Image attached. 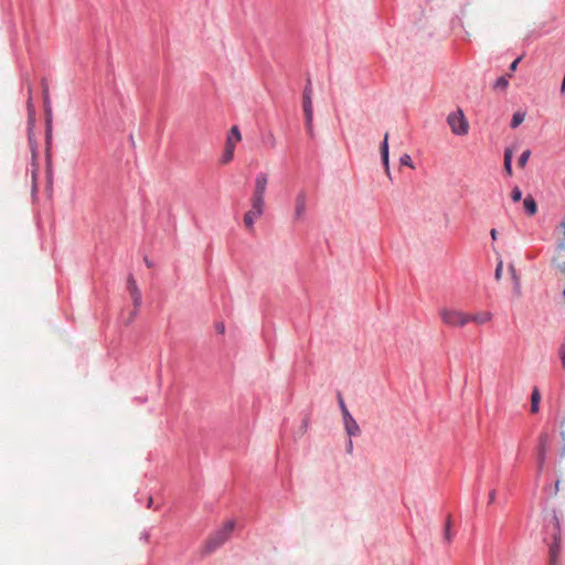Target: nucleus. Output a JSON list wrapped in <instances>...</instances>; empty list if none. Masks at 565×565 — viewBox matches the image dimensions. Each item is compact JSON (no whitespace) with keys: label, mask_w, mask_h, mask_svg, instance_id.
<instances>
[{"label":"nucleus","mask_w":565,"mask_h":565,"mask_svg":"<svg viewBox=\"0 0 565 565\" xmlns=\"http://www.w3.org/2000/svg\"><path fill=\"white\" fill-rule=\"evenodd\" d=\"M352 449H353V443H352V440H351V439H349L348 445H347V451H348L349 454H351V452H352Z\"/></svg>","instance_id":"37"},{"label":"nucleus","mask_w":565,"mask_h":565,"mask_svg":"<svg viewBox=\"0 0 565 565\" xmlns=\"http://www.w3.org/2000/svg\"><path fill=\"white\" fill-rule=\"evenodd\" d=\"M242 136L237 126H233L227 135L225 148L221 157V163L227 164L234 158L236 145L241 141Z\"/></svg>","instance_id":"4"},{"label":"nucleus","mask_w":565,"mask_h":565,"mask_svg":"<svg viewBox=\"0 0 565 565\" xmlns=\"http://www.w3.org/2000/svg\"><path fill=\"white\" fill-rule=\"evenodd\" d=\"M381 156L385 168V174L391 179V170L388 163V132L384 135L383 142L381 145Z\"/></svg>","instance_id":"10"},{"label":"nucleus","mask_w":565,"mask_h":565,"mask_svg":"<svg viewBox=\"0 0 565 565\" xmlns=\"http://www.w3.org/2000/svg\"><path fill=\"white\" fill-rule=\"evenodd\" d=\"M306 129L308 134L312 137L313 136V117H310L309 121H306Z\"/></svg>","instance_id":"27"},{"label":"nucleus","mask_w":565,"mask_h":565,"mask_svg":"<svg viewBox=\"0 0 565 565\" xmlns=\"http://www.w3.org/2000/svg\"><path fill=\"white\" fill-rule=\"evenodd\" d=\"M546 449H547V436L542 435L540 437L539 462H537L539 471H542V469H543V466L545 462Z\"/></svg>","instance_id":"13"},{"label":"nucleus","mask_w":565,"mask_h":565,"mask_svg":"<svg viewBox=\"0 0 565 565\" xmlns=\"http://www.w3.org/2000/svg\"><path fill=\"white\" fill-rule=\"evenodd\" d=\"M399 162H401L402 166H406V167H409V168L414 169V164H413L412 158L407 153H405V154H403L401 157Z\"/></svg>","instance_id":"24"},{"label":"nucleus","mask_w":565,"mask_h":565,"mask_svg":"<svg viewBox=\"0 0 565 565\" xmlns=\"http://www.w3.org/2000/svg\"><path fill=\"white\" fill-rule=\"evenodd\" d=\"M151 504H152V498L149 499L148 507H151Z\"/></svg>","instance_id":"43"},{"label":"nucleus","mask_w":565,"mask_h":565,"mask_svg":"<svg viewBox=\"0 0 565 565\" xmlns=\"http://www.w3.org/2000/svg\"><path fill=\"white\" fill-rule=\"evenodd\" d=\"M562 228H563V239L561 243H565V221L562 223Z\"/></svg>","instance_id":"38"},{"label":"nucleus","mask_w":565,"mask_h":565,"mask_svg":"<svg viewBox=\"0 0 565 565\" xmlns=\"http://www.w3.org/2000/svg\"><path fill=\"white\" fill-rule=\"evenodd\" d=\"M448 125L450 126L451 131L457 136H465L468 134L469 124L466 119L462 110L458 109L448 115L447 118Z\"/></svg>","instance_id":"5"},{"label":"nucleus","mask_w":565,"mask_h":565,"mask_svg":"<svg viewBox=\"0 0 565 565\" xmlns=\"http://www.w3.org/2000/svg\"><path fill=\"white\" fill-rule=\"evenodd\" d=\"M510 271H511L512 276H513L514 278H516V277H515V268H514V266H513V265H510Z\"/></svg>","instance_id":"40"},{"label":"nucleus","mask_w":565,"mask_h":565,"mask_svg":"<svg viewBox=\"0 0 565 565\" xmlns=\"http://www.w3.org/2000/svg\"><path fill=\"white\" fill-rule=\"evenodd\" d=\"M450 527H451V520H450V516H448L446 526H445V531H444V540L448 544L452 541V533H451Z\"/></svg>","instance_id":"19"},{"label":"nucleus","mask_w":565,"mask_h":565,"mask_svg":"<svg viewBox=\"0 0 565 565\" xmlns=\"http://www.w3.org/2000/svg\"><path fill=\"white\" fill-rule=\"evenodd\" d=\"M439 317L444 324L452 328H462L468 324V312L462 310L443 307L439 309Z\"/></svg>","instance_id":"3"},{"label":"nucleus","mask_w":565,"mask_h":565,"mask_svg":"<svg viewBox=\"0 0 565 565\" xmlns=\"http://www.w3.org/2000/svg\"><path fill=\"white\" fill-rule=\"evenodd\" d=\"M524 118H525L524 113H522V111L514 113V115L512 117V121H511V127L516 128L524 121Z\"/></svg>","instance_id":"18"},{"label":"nucleus","mask_w":565,"mask_h":565,"mask_svg":"<svg viewBox=\"0 0 565 565\" xmlns=\"http://www.w3.org/2000/svg\"><path fill=\"white\" fill-rule=\"evenodd\" d=\"M512 150L507 149L504 152V170L509 175L512 174Z\"/></svg>","instance_id":"17"},{"label":"nucleus","mask_w":565,"mask_h":565,"mask_svg":"<svg viewBox=\"0 0 565 565\" xmlns=\"http://www.w3.org/2000/svg\"><path fill=\"white\" fill-rule=\"evenodd\" d=\"M264 213V204L252 202V209L247 211L244 215V225L247 230L252 231L254 228V223L257 218H259Z\"/></svg>","instance_id":"8"},{"label":"nucleus","mask_w":565,"mask_h":565,"mask_svg":"<svg viewBox=\"0 0 565 565\" xmlns=\"http://www.w3.org/2000/svg\"><path fill=\"white\" fill-rule=\"evenodd\" d=\"M540 401H541V394L539 388L534 387L532 395H531V412L537 413L540 409Z\"/></svg>","instance_id":"15"},{"label":"nucleus","mask_w":565,"mask_h":565,"mask_svg":"<svg viewBox=\"0 0 565 565\" xmlns=\"http://www.w3.org/2000/svg\"><path fill=\"white\" fill-rule=\"evenodd\" d=\"M530 156H531V151H530L529 149H527V150H525V151H523V152L521 153V156H520L519 160H518V164H519V167H521V168L525 167V164H526V162H527V160H529Z\"/></svg>","instance_id":"20"},{"label":"nucleus","mask_w":565,"mask_h":565,"mask_svg":"<svg viewBox=\"0 0 565 565\" xmlns=\"http://www.w3.org/2000/svg\"><path fill=\"white\" fill-rule=\"evenodd\" d=\"M137 311H138V309L135 308L134 312H131V315H130L129 322H131L134 320L135 316L137 315Z\"/></svg>","instance_id":"39"},{"label":"nucleus","mask_w":565,"mask_h":565,"mask_svg":"<svg viewBox=\"0 0 565 565\" xmlns=\"http://www.w3.org/2000/svg\"><path fill=\"white\" fill-rule=\"evenodd\" d=\"M343 423L345 431L350 437L358 436L360 434V427L351 414L343 416Z\"/></svg>","instance_id":"11"},{"label":"nucleus","mask_w":565,"mask_h":565,"mask_svg":"<svg viewBox=\"0 0 565 565\" xmlns=\"http://www.w3.org/2000/svg\"><path fill=\"white\" fill-rule=\"evenodd\" d=\"M312 95H313V90H312V87H311V82L308 81V83H307V85L305 86V89H303L302 98L303 99H309V98H312Z\"/></svg>","instance_id":"23"},{"label":"nucleus","mask_w":565,"mask_h":565,"mask_svg":"<svg viewBox=\"0 0 565 565\" xmlns=\"http://www.w3.org/2000/svg\"><path fill=\"white\" fill-rule=\"evenodd\" d=\"M563 513L554 512L551 519L546 522V534L550 535L553 542L550 545V565H558L561 554V520Z\"/></svg>","instance_id":"1"},{"label":"nucleus","mask_w":565,"mask_h":565,"mask_svg":"<svg viewBox=\"0 0 565 565\" xmlns=\"http://www.w3.org/2000/svg\"><path fill=\"white\" fill-rule=\"evenodd\" d=\"M492 315L489 311H480L476 313H468V323L473 322L477 324H486L491 321Z\"/></svg>","instance_id":"12"},{"label":"nucleus","mask_w":565,"mask_h":565,"mask_svg":"<svg viewBox=\"0 0 565 565\" xmlns=\"http://www.w3.org/2000/svg\"><path fill=\"white\" fill-rule=\"evenodd\" d=\"M216 330L218 333L223 334L225 332V326L224 323L220 322L216 324Z\"/></svg>","instance_id":"34"},{"label":"nucleus","mask_w":565,"mask_h":565,"mask_svg":"<svg viewBox=\"0 0 565 565\" xmlns=\"http://www.w3.org/2000/svg\"><path fill=\"white\" fill-rule=\"evenodd\" d=\"M490 236H491L492 241H495L498 238V232L495 228H492L490 231Z\"/></svg>","instance_id":"36"},{"label":"nucleus","mask_w":565,"mask_h":565,"mask_svg":"<svg viewBox=\"0 0 565 565\" xmlns=\"http://www.w3.org/2000/svg\"><path fill=\"white\" fill-rule=\"evenodd\" d=\"M523 206H524V210L526 211V213L531 216L535 215L537 213V205L532 195H527L523 200Z\"/></svg>","instance_id":"14"},{"label":"nucleus","mask_w":565,"mask_h":565,"mask_svg":"<svg viewBox=\"0 0 565 565\" xmlns=\"http://www.w3.org/2000/svg\"><path fill=\"white\" fill-rule=\"evenodd\" d=\"M563 296L565 297V290L563 291Z\"/></svg>","instance_id":"44"},{"label":"nucleus","mask_w":565,"mask_h":565,"mask_svg":"<svg viewBox=\"0 0 565 565\" xmlns=\"http://www.w3.org/2000/svg\"><path fill=\"white\" fill-rule=\"evenodd\" d=\"M338 402H339V406H340L342 416H347L348 414H350V412L344 403V399L340 393L338 394Z\"/></svg>","instance_id":"22"},{"label":"nucleus","mask_w":565,"mask_h":565,"mask_svg":"<svg viewBox=\"0 0 565 565\" xmlns=\"http://www.w3.org/2000/svg\"><path fill=\"white\" fill-rule=\"evenodd\" d=\"M562 90H565V76H564V79H563V83H562Z\"/></svg>","instance_id":"42"},{"label":"nucleus","mask_w":565,"mask_h":565,"mask_svg":"<svg viewBox=\"0 0 565 565\" xmlns=\"http://www.w3.org/2000/svg\"><path fill=\"white\" fill-rule=\"evenodd\" d=\"M509 85L508 79L504 76L499 77L494 83V88L505 89Z\"/></svg>","instance_id":"21"},{"label":"nucleus","mask_w":565,"mask_h":565,"mask_svg":"<svg viewBox=\"0 0 565 565\" xmlns=\"http://www.w3.org/2000/svg\"><path fill=\"white\" fill-rule=\"evenodd\" d=\"M558 488H559V481L557 480L556 483H555V491L556 492L558 491Z\"/></svg>","instance_id":"41"},{"label":"nucleus","mask_w":565,"mask_h":565,"mask_svg":"<svg viewBox=\"0 0 565 565\" xmlns=\"http://www.w3.org/2000/svg\"><path fill=\"white\" fill-rule=\"evenodd\" d=\"M522 198V192L521 190L519 189V186H514V189L512 190V193H511V199L514 201V202H519Z\"/></svg>","instance_id":"26"},{"label":"nucleus","mask_w":565,"mask_h":565,"mask_svg":"<svg viewBox=\"0 0 565 565\" xmlns=\"http://www.w3.org/2000/svg\"><path fill=\"white\" fill-rule=\"evenodd\" d=\"M268 145L270 148H274L276 146V138L273 134L268 136Z\"/></svg>","instance_id":"31"},{"label":"nucleus","mask_w":565,"mask_h":565,"mask_svg":"<svg viewBox=\"0 0 565 565\" xmlns=\"http://www.w3.org/2000/svg\"><path fill=\"white\" fill-rule=\"evenodd\" d=\"M502 273H503V262L500 259L497 264V268H495V273H494L495 280L499 281L501 279Z\"/></svg>","instance_id":"25"},{"label":"nucleus","mask_w":565,"mask_h":565,"mask_svg":"<svg viewBox=\"0 0 565 565\" xmlns=\"http://www.w3.org/2000/svg\"><path fill=\"white\" fill-rule=\"evenodd\" d=\"M267 174L258 173L255 179V189L252 196V202L260 203L265 205V193L267 188Z\"/></svg>","instance_id":"7"},{"label":"nucleus","mask_w":565,"mask_h":565,"mask_svg":"<svg viewBox=\"0 0 565 565\" xmlns=\"http://www.w3.org/2000/svg\"><path fill=\"white\" fill-rule=\"evenodd\" d=\"M495 495H497V492L495 490H492L490 493H489V503H493L495 501Z\"/></svg>","instance_id":"35"},{"label":"nucleus","mask_w":565,"mask_h":565,"mask_svg":"<svg viewBox=\"0 0 565 565\" xmlns=\"http://www.w3.org/2000/svg\"><path fill=\"white\" fill-rule=\"evenodd\" d=\"M134 286H137V284H136V280L134 279V277L130 276L128 278V289H129V291L134 290Z\"/></svg>","instance_id":"30"},{"label":"nucleus","mask_w":565,"mask_h":565,"mask_svg":"<svg viewBox=\"0 0 565 565\" xmlns=\"http://www.w3.org/2000/svg\"><path fill=\"white\" fill-rule=\"evenodd\" d=\"M302 109H303V113H305L306 121H309L310 117H313L312 98H309V99H303L302 98Z\"/></svg>","instance_id":"16"},{"label":"nucleus","mask_w":565,"mask_h":565,"mask_svg":"<svg viewBox=\"0 0 565 565\" xmlns=\"http://www.w3.org/2000/svg\"><path fill=\"white\" fill-rule=\"evenodd\" d=\"M553 265L565 276V243H559L553 258Z\"/></svg>","instance_id":"9"},{"label":"nucleus","mask_w":565,"mask_h":565,"mask_svg":"<svg viewBox=\"0 0 565 565\" xmlns=\"http://www.w3.org/2000/svg\"><path fill=\"white\" fill-rule=\"evenodd\" d=\"M130 295H131V298L134 297H140L141 296V292L140 290L138 289L137 286H134V290L130 291Z\"/></svg>","instance_id":"32"},{"label":"nucleus","mask_w":565,"mask_h":565,"mask_svg":"<svg viewBox=\"0 0 565 565\" xmlns=\"http://www.w3.org/2000/svg\"><path fill=\"white\" fill-rule=\"evenodd\" d=\"M520 61H521V57H518L516 60H514V61L511 63V65H510V71H511V72L516 71V68H518V65H519Z\"/></svg>","instance_id":"29"},{"label":"nucleus","mask_w":565,"mask_h":565,"mask_svg":"<svg viewBox=\"0 0 565 565\" xmlns=\"http://www.w3.org/2000/svg\"><path fill=\"white\" fill-rule=\"evenodd\" d=\"M559 358L562 361V367L565 369V344L559 348Z\"/></svg>","instance_id":"28"},{"label":"nucleus","mask_w":565,"mask_h":565,"mask_svg":"<svg viewBox=\"0 0 565 565\" xmlns=\"http://www.w3.org/2000/svg\"><path fill=\"white\" fill-rule=\"evenodd\" d=\"M132 302H134L135 308L138 309L140 307V303H141V296L140 297H134L132 298Z\"/></svg>","instance_id":"33"},{"label":"nucleus","mask_w":565,"mask_h":565,"mask_svg":"<svg viewBox=\"0 0 565 565\" xmlns=\"http://www.w3.org/2000/svg\"><path fill=\"white\" fill-rule=\"evenodd\" d=\"M307 201L308 195L305 190H300L296 198L294 203V215H292V223L297 224L305 220L306 212H307Z\"/></svg>","instance_id":"6"},{"label":"nucleus","mask_w":565,"mask_h":565,"mask_svg":"<svg viewBox=\"0 0 565 565\" xmlns=\"http://www.w3.org/2000/svg\"><path fill=\"white\" fill-rule=\"evenodd\" d=\"M235 527V522L230 520L224 525L215 531L205 542L203 551L207 554L214 552L222 546L232 535Z\"/></svg>","instance_id":"2"}]
</instances>
